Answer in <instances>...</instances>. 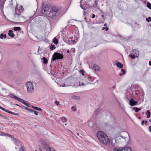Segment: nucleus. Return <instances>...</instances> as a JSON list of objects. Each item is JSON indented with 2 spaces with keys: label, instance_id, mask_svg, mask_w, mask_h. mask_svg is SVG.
Instances as JSON below:
<instances>
[{
  "label": "nucleus",
  "instance_id": "obj_1",
  "mask_svg": "<svg viewBox=\"0 0 151 151\" xmlns=\"http://www.w3.org/2000/svg\"><path fill=\"white\" fill-rule=\"evenodd\" d=\"M42 7L44 11L48 14L49 17L52 18L58 16V7L55 6L52 7L50 4L46 3L43 4Z\"/></svg>",
  "mask_w": 151,
  "mask_h": 151
},
{
  "label": "nucleus",
  "instance_id": "obj_2",
  "mask_svg": "<svg viewBox=\"0 0 151 151\" xmlns=\"http://www.w3.org/2000/svg\"><path fill=\"white\" fill-rule=\"evenodd\" d=\"M98 139L103 144L106 145H109L110 144V140L108 136L102 131H99L97 133Z\"/></svg>",
  "mask_w": 151,
  "mask_h": 151
},
{
  "label": "nucleus",
  "instance_id": "obj_3",
  "mask_svg": "<svg viewBox=\"0 0 151 151\" xmlns=\"http://www.w3.org/2000/svg\"><path fill=\"white\" fill-rule=\"evenodd\" d=\"M63 58V55L62 54L57 52H55L52 55L51 63L53 62L56 60L62 59Z\"/></svg>",
  "mask_w": 151,
  "mask_h": 151
},
{
  "label": "nucleus",
  "instance_id": "obj_4",
  "mask_svg": "<svg viewBox=\"0 0 151 151\" xmlns=\"http://www.w3.org/2000/svg\"><path fill=\"white\" fill-rule=\"evenodd\" d=\"M25 86L27 87V92L31 93L34 91L33 84L31 82L29 81L27 82Z\"/></svg>",
  "mask_w": 151,
  "mask_h": 151
},
{
  "label": "nucleus",
  "instance_id": "obj_5",
  "mask_svg": "<svg viewBox=\"0 0 151 151\" xmlns=\"http://www.w3.org/2000/svg\"><path fill=\"white\" fill-rule=\"evenodd\" d=\"M12 140L14 141V143L17 146H19L20 145H22L21 142L18 139L13 138V139H12Z\"/></svg>",
  "mask_w": 151,
  "mask_h": 151
},
{
  "label": "nucleus",
  "instance_id": "obj_6",
  "mask_svg": "<svg viewBox=\"0 0 151 151\" xmlns=\"http://www.w3.org/2000/svg\"><path fill=\"white\" fill-rule=\"evenodd\" d=\"M137 101L134 100L133 99H131L129 101V104L131 106H134L137 104Z\"/></svg>",
  "mask_w": 151,
  "mask_h": 151
},
{
  "label": "nucleus",
  "instance_id": "obj_7",
  "mask_svg": "<svg viewBox=\"0 0 151 151\" xmlns=\"http://www.w3.org/2000/svg\"><path fill=\"white\" fill-rule=\"evenodd\" d=\"M42 147L44 149L47 151H50L51 150V148L49 147V145L47 144H45L43 145Z\"/></svg>",
  "mask_w": 151,
  "mask_h": 151
},
{
  "label": "nucleus",
  "instance_id": "obj_8",
  "mask_svg": "<svg viewBox=\"0 0 151 151\" xmlns=\"http://www.w3.org/2000/svg\"><path fill=\"white\" fill-rule=\"evenodd\" d=\"M116 65L120 68H122L123 67V65L122 63L119 62L117 60L115 61Z\"/></svg>",
  "mask_w": 151,
  "mask_h": 151
},
{
  "label": "nucleus",
  "instance_id": "obj_9",
  "mask_svg": "<svg viewBox=\"0 0 151 151\" xmlns=\"http://www.w3.org/2000/svg\"><path fill=\"white\" fill-rule=\"evenodd\" d=\"M6 0H0V9H2L4 8V6Z\"/></svg>",
  "mask_w": 151,
  "mask_h": 151
},
{
  "label": "nucleus",
  "instance_id": "obj_10",
  "mask_svg": "<svg viewBox=\"0 0 151 151\" xmlns=\"http://www.w3.org/2000/svg\"><path fill=\"white\" fill-rule=\"evenodd\" d=\"M18 101H19V102L22 103L23 104L27 106L28 107H29V104H27V102L25 101L24 100L20 98V99Z\"/></svg>",
  "mask_w": 151,
  "mask_h": 151
},
{
  "label": "nucleus",
  "instance_id": "obj_11",
  "mask_svg": "<svg viewBox=\"0 0 151 151\" xmlns=\"http://www.w3.org/2000/svg\"><path fill=\"white\" fill-rule=\"evenodd\" d=\"M131 52L133 54L134 53L136 55V56L139 57V51L137 50H132Z\"/></svg>",
  "mask_w": 151,
  "mask_h": 151
},
{
  "label": "nucleus",
  "instance_id": "obj_12",
  "mask_svg": "<svg viewBox=\"0 0 151 151\" xmlns=\"http://www.w3.org/2000/svg\"><path fill=\"white\" fill-rule=\"evenodd\" d=\"M123 151H132L131 148L129 147H125L123 148Z\"/></svg>",
  "mask_w": 151,
  "mask_h": 151
},
{
  "label": "nucleus",
  "instance_id": "obj_13",
  "mask_svg": "<svg viewBox=\"0 0 151 151\" xmlns=\"http://www.w3.org/2000/svg\"><path fill=\"white\" fill-rule=\"evenodd\" d=\"M8 35L11 37H14V34L13 33V31L12 30H10L9 31Z\"/></svg>",
  "mask_w": 151,
  "mask_h": 151
},
{
  "label": "nucleus",
  "instance_id": "obj_14",
  "mask_svg": "<svg viewBox=\"0 0 151 151\" xmlns=\"http://www.w3.org/2000/svg\"><path fill=\"white\" fill-rule=\"evenodd\" d=\"M10 96L11 98L15 99H16L18 101L20 99L19 98L15 95H14V94H10Z\"/></svg>",
  "mask_w": 151,
  "mask_h": 151
},
{
  "label": "nucleus",
  "instance_id": "obj_15",
  "mask_svg": "<svg viewBox=\"0 0 151 151\" xmlns=\"http://www.w3.org/2000/svg\"><path fill=\"white\" fill-rule=\"evenodd\" d=\"M4 111L6 112H8L9 113L11 114H13L14 115H18L19 114H18V113H14L10 111H9L8 110H6L5 109V110Z\"/></svg>",
  "mask_w": 151,
  "mask_h": 151
},
{
  "label": "nucleus",
  "instance_id": "obj_16",
  "mask_svg": "<svg viewBox=\"0 0 151 151\" xmlns=\"http://www.w3.org/2000/svg\"><path fill=\"white\" fill-rule=\"evenodd\" d=\"M53 43L55 45H57L58 43V40L56 37H55L52 40Z\"/></svg>",
  "mask_w": 151,
  "mask_h": 151
},
{
  "label": "nucleus",
  "instance_id": "obj_17",
  "mask_svg": "<svg viewBox=\"0 0 151 151\" xmlns=\"http://www.w3.org/2000/svg\"><path fill=\"white\" fill-rule=\"evenodd\" d=\"M145 114L146 115H147V118H149L150 117L151 113L150 112L149 110H147L146 111V112L145 113Z\"/></svg>",
  "mask_w": 151,
  "mask_h": 151
},
{
  "label": "nucleus",
  "instance_id": "obj_18",
  "mask_svg": "<svg viewBox=\"0 0 151 151\" xmlns=\"http://www.w3.org/2000/svg\"><path fill=\"white\" fill-rule=\"evenodd\" d=\"M132 54L133 53H132V54L129 55L132 59H134L135 58H137L138 57L137 56H136V55Z\"/></svg>",
  "mask_w": 151,
  "mask_h": 151
},
{
  "label": "nucleus",
  "instance_id": "obj_19",
  "mask_svg": "<svg viewBox=\"0 0 151 151\" xmlns=\"http://www.w3.org/2000/svg\"><path fill=\"white\" fill-rule=\"evenodd\" d=\"M93 68H95V71H99V67L96 64H94L93 65Z\"/></svg>",
  "mask_w": 151,
  "mask_h": 151
},
{
  "label": "nucleus",
  "instance_id": "obj_20",
  "mask_svg": "<svg viewBox=\"0 0 151 151\" xmlns=\"http://www.w3.org/2000/svg\"><path fill=\"white\" fill-rule=\"evenodd\" d=\"M71 98L73 99L78 100L80 99L81 97L80 96H76L75 95H73L71 97Z\"/></svg>",
  "mask_w": 151,
  "mask_h": 151
},
{
  "label": "nucleus",
  "instance_id": "obj_21",
  "mask_svg": "<svg viewBox=\"0 0 151 151\" xmlns=\"http://www.w3.org/2000/svg\"><path fill=\"white\" fill-rule=\"evenodd\" d=\"M81 1L82 0H81V1L80 2L81 4L80 5V6L84 10H85L86 9V6H84L85 5V4H83V5L81 4Z\"/></svg>",
  "mask_w": 151,
  "mask_h": 151
},
{
  "label": "nucleus",
  "instance_id": "obj_22",
  "mask_svg": "<svg viewBox=\"0 0 151 151\" xmlns=\"http://www.w3.org/2000/svg\"><path fill=\"white\" fill-rule=\"evenodd\" d=\"M123 148L121 149L120 148L115 147L113 149L114 151H123Z\"/></svg>",
  "mask_w": 151,
  "mask_h": 151
},
{
  "label": "nucleus",
  "instance_id": "obj_23",
  "mask_svg": "<svg viewBox=\"0 0 151 151\" xmlns=\"http://www.w3.org/2000/svg\"><path fill=\"white\" fill-rule=\"evenodd\" d=\"M133 110H135V112H138L139 111L141 110V109L139 108H137L136 107H134L133 108Z\"/></svg>",
  "mask_w": 151,
  "mask_h": 151
},
{
  "label": "nucleus",
  "instance_id": "obj_24",
  "mask_svg": "<svg viewBox=\"0 0 151 151\" xmlns=\"http://www.w3.org/2000/svg\"><path fill=\"white\" fill-rule=\"evenodd\" d=\"M22 108L24 109H26L28 110V111L29 112H31L32 111L31 110H32V109H29L27 107H25V106L23 105H22Z\"/></svg>",
  "mask_w": 151,
  "mask_h": 151
},
{
  "label": "nucleus",
  "instance_id": "obj_25",
  "mask_svg": "<svg viewBox=\"0 0 151 151\" xmlns=\"http://www.w3.org/2000/svg\"><path fill=\"white\" fill-rule=\"evenodd\" d=\"M43 60V63H44V64H46L48 62V60L45 57H44L43 58H42Z\"/></svg>",
  "mask_w": 151,
  "mask_h": 151
},
{
  "label": "nucleus",
  "instance_id": "obj_26",
  "mask_svg": "<svg viewBox=\"0 0 151 151\" xmlns=\"http://www.w3.org/2000/svg\"><path fill=\"white\" fill-rule=\"evenodd\" d=\"M14 29L15 31H20L21 29V28L19 27H14Z\"/></svg>",
  "mask_w": 151,
  "mask_h": 151
},
{
  "label": "nucleus",
  "instance_id": "obj_27",
  "mask_svg": "<svg viewBox=\"0 0 151 151\" xmlns=\"http://www.w3.org/2000/svg\"><path fill=\"white\" fill-rule=\"evenodd\" d=\"M32 107L34 109H35V110H39V111H41L42 110V109L41 108H38L37 107L34 106H32Z\"/></svg>",
  "mask_w": 151,
  "mask_h": 151
},
{
  "label": "nucleus",
  "instance_id": "obj_28",
  "mask_svg": "<svg viewBox=\"0 0 151 151\" xmlns=\"http://www.w3.org/2000/svg\"><path fill=\"white\" fill-rule=\"evenodd\" d=\"M56 48V47L54 45H51L50 47V49L51 50H54Z\"/></svg>",
  "mask_w": 151,
  "mask_h": 151
},
{
  "label": "nucleus",
  "instance_id": "obj_29",
  "mask_svg": "<svg viewBox=\"0 0 151 151\" xmlns=\"http://www.w3.org/2000/svg\"><path fill=\"white\" fill-rule=\"evenodd\" d=\"M61 120L63 122H65L66 121V118L65 117H63L60 118Z\"/></svg>",
  "mask_w": 151,
  "mask_h": 151
},
{
  "label": "nucleus",
  "instance_id": "obj_30",
  "mask_svg": "<svg viewBox=\"0 0 151 151\" xmlns=\"http://www.w3.org/2000/svg\"><path fill=\"white\" fill-rule=\"evenodd\" d=\"M19 151H25V149L24 147L22 146L19 148Z\"/></svg>",
  "mask_w": 151,
  "mask_h": 151
},
{
  "label": "nucleus",
  "instance_id": "obj_31",
  "mask_svg": "<svg viewBox=\"0 0 151 151\" xmlns=\"http://www.w3.org/2000/svg\"><path fill=\"white\" fill-rule=\"evenodd\" d=\"M147 6L150 9H151V4L150 2H147Z\"/></svg>",
  "mask_w": 151,
  "mask_h": 151
},
{
  "label": "nucleus",
  "instance_id": "obj_32",
  "mask_svg": "<svg viewBox=\"0 0 151 151\" xmlns=\"http://www.w3.org/2000/svg\"><path fill=\"white\" fill-rule=\"evenodd\" d=\"M31 112H32V113H34V114L36 115H38V112L36 111H35L34 110H31Z\"/></svg>",
  "mask_w": 151,
  "mask_h": 151
},
{
  "label": "nucleus",
  "instance_id": "obj_33",
  "mask_svg": "<svg viewBox=\"0 0 151 151\" xmlns=\"http://www.w3.org/2000/svg\"><path fill=\"white\" fill-rule=\"evenodd\" d=\"M146 20L148 22L151 21V17H149L148 18H146Z\"/></svg>",
  "mask_w": 151,
  "mask_h": 151
},
{
  "label": "nucleus",
  "instance_id": "obj_34",
  "mask_svg": "<svg viewBox=\"0 0 151 151\" xmlns=\"http://www.w3.org/2000/svg\"><path fill=\"white\" fill-rule=\"evenodd\" d=\"M80 73L82 74L83 76H84V73H85V71L84 70H80Z\"/></svg>",
  "mask_w": 151,
  "mask_h": 151
},
{
  "label": "nucleus",
  "instance_id": "obj_35",
  "mask_svg": "<svg viewBox=\"0 0 151 151\" xmlns=\"http://www.w3.org/2000/svg\"><path fill=\"white\" fill-rule=\"evenodd\" d=\"M72 41H73L72 40H68L67 41V42L68 44L70 45L71 44Z\"/></svg>",
  "mask_w": 151,
  "mask_h": 151
},
{
  "label": "nucleus",
  "instance_id": "obj_36",
  "mask_svg": "<svg viewBox=\"0 0 151 151\" xmlns=\"http://www.w3.org/2000/svg\"><path fill=\"white\" fill-rule=\"evenodd\" d=\"M4 37V34L3 33H1L0 35V38L3 39Z\"/></svg>",
  "mask_w": 151,
  "mask_h": 151
},
{
  "label": "nucleus",
  "instance_id": "obj_37",
  "mask_svg": "<svg viewBox=\"0 0 151 151\" xmlns=\"http://www.w3.org/2000/svg\"><path fill=\"white\" fill-rule=\"evenodd\" d=\"M121 71L122 72V73L123 74H125L126 73V71L124 69H122Z\"/></svg>",
  "mask_w": 151,
  "mask_h": 151
},
{
  "label": "nucleus",
  "instance_id": "obj_38",
  "mask_svg": "<svg viewBox=\"0 0 151 151\" xmlns=\"http://www.w3.org/2000/svg\"><path fill=\"white\" fill-rule=\"evenodd\" d=\"M6 135H7L8 137H11L12 139H13V138H14L12 137V135L9 134H6Z\"/></svg>",
  "mask_w": 151,
  "mask_h": 151
},
{
  "label": "nucleus",
  "instance_id": "obj_39",
  "mask_svg": "<svg viewBox=\"0 0 151 151\" xmlns=\"http://www.w3.org/2000/svg\"><path fill=\"white\" fill-rule=\"evenodd\" d=\"M71 108H72V109L74 111H75L76 110V109L75 107H74V106L72 107Z\"/></svg>",
  "mask_w": 151,
  "mask_h": 151
},
{
  "label": "nucleus",
  "instance_id": "obj_40",
  "mask_svg": "<svg viewBox=\"0 0 151 151\" xmlns=\"http://www.w3.org/2000/svg\"><path fill=\"white\" fill-rule=\"evenodd\" d=\"M0 135L1 136H5L6 135V134L3 133H1L0 134Z\"/></svg>",
  "mask_w": 151,
  "mask_h": 151
},
{
  "label": "nucleus",
  "instance_id": "obj_41",
  "mask_svg": "<svg viewBox=\"0 0 151 151\" xmlns=\"http://www.w3.org/2000/svg\"><path fill=\"white\" fill-rule=\"evenodd\" d=\"M0 109L4 111L5 110V109L0 106Z\"/></svg>",
  "mask_w": 151,
  "mask_h": 151
},
{
  "label": "nucleus",
  "instance_id": "obj_42",
  "mask_svg": "<svg viewBox=\"0 0 151 151\" xmlns=\"http://www.w3.org/2000/svg\"><path fill=\"white\" fill-rule=\"evenodd\" d=\"M20 7L21 10H24V8H23V6H21Z\"/></svg>",
  "mask_w": 151,
  "mask_h": 151
},
{
  "label": "nucleus",
  "instance_id": "obj_43",
  "mask_svg": "<svg viewBox=\"0 0 151 151\" xmlns=\"http://www.w3.org/2000/svg\"><path fill=\"white\" fill-rule=\"evenodd\" d=\"M144 123H145V121L143 120L141 122V125H143L144 124Z\"/></svg>",
  "mask_w": 151,
  "mask_h": 151
},
{
  "label": "nucleus",
  "instance_id": "obj_44",
  "mask_svg": "<svg viewBox=\"0 0 151 151\" xmlns=\"http://www.w3.org/2000/svg\"><path fill=\"white\" fill-rule=\"evenodd\" d=\"M95 15L94 14H93L92 16V18H94L95 17Z\"/></svg>",
  "mask_w": 151,
  "mask_h": 151
},
{
  "label": "nucleus",
  "instance_id": "obj_45",
  "mask_svg": "<svg viewBox=\"0 0 151 151\" xmlns=\"http://www.w3.org/2000/svg\"><path fill=\"white\" fill-rule=\"evenodd\" d=\"M81 85H83V86H84V85H85L84 84V83L83 82V83H81V84H80V83H79V86H81Z\"/></svg>",
  "mask_w": 151,
  "mask_h": 151
},
{
  "label": "nucleus",
  "instance_id": "obj_46",
  "mask_svg": "<svg viewBox=\"0 0 151 151\" xmlns=\"http://www.w3.org/2000/svg\"><path fill=\"white\" fill-rule=\"evenodd\" d=\"M105 29L106 31H107L108 30L109 28L107 27H105Z\"/></svg>",
  "mask_w": 151,
  "mask_h": 151
},
{
  "label": "nucleus",
  "instance_id": "obj_47",
  "mask_svg": "<svg viewBox=\"0 0 151 151\" xmlns=\"http://www.w3.org/2000/svg\"><path fill=\"white\" fill-rule=\"evenodd\" d=\"M150 128L151 129V126H150L149 127V131L150 132H151V130L150 131Z\"/></svg>",
  "mask_w": 151,
  "mask_h": 151
},
{
  "label": "nucleus",
  "instance_id": "obj_48",
  "mask_svg": "<svg viewBox=\"0 0 151 151\" xmlns=\"http://www.w3.org/2000/svg\"><path fill=\"white\" fill-rule=\"evenodd\" d=\"M16 105H17V106H19V107H21V108H22V106H20V105H18V104H16Z\"/></svg>",
  "mask_w": 151,
  "mask_h": 151
},
{
  "label": "nucleus",
  "instance_id": "obj_49",
  "mask_svg": "<svg viewBox=\"0 0 151 151\" xmlns=\"http://www.w3.org/2000/svg\"><path fill=\"white\" fill-rule=\"evenodd\" d=\"M127 99L128 100H129L130 99V97L128 95H127Z\"/></svg>",
  "mask_w": 151,
  "mask_h": 151
},
{
  "label": "nucleus",
  "instance_id": "obj_50",
  "mask_svg": "<svg viewBox=\"0 0 151 151\" xmlns=\"http://www.w3.org/2000/svg\"><path fill=\"white\" fill-rule=\"evenodd\" d=\"M6 34L4 35V39L6 38Z\"/></svg>",
  "mask_w": 151,
  "mask_h": 151
},
{
  "label": "nucleus",
  "instance_id": "obj_51",
  "mask_svg": "<svg viewBox=\"0 0 151 151\" xmlns=\"http://www.w3.org/2000/svg\"><path fill=\"white\" fill-rule=\"evenodd\" d=\"M149 65H150L151 66V61H149Z\"/></svg>",
  "mask_w": 151,
  "mask_h": 151
},
{
  "label": "nucleus",
  "instance_id": "obj_52",
  "mask_svg": "<svg viewBox=\"0 0 151 151\" xmlns=\"http://www.w3.org/2000/svg\"><path fill=\"white\" fill-rule=\"evenodd\" d=\"M56 103L57 105H58V104L59 103V102H58L57 101H56Z\"/></svg>",
  "mask_w": 151,
  "mask_h": 151
},
{
  "label": "nucleus",
  "instance_id": "obj_53",
  "mask_svg": "<svg viewBox=\"0 0 151 151\" xmlns=\"http://www.w3.org/2000/svg\"><path fill=\"white\" fill-rule=\"evenodd\" d=\"M147 121H145V124H146L147 123Z\"/></svg>",
  "mask_w": 151,
  "mask_h": 151
},
{
  "label": "nucleus",
  "instance_id": "obj_54",
  "mask_svg": "<svg viewBox=\"0 0 151 151\" xmlns=\"http://www.w3.org/2000/svg\"><path fill=\"white\" fill-rule=\"evenodd\" d=\"M69 52H70V51H69V50H67V53H69Z\"/></svg>",
  "mask_w": 151,
  "mask_h": 151
},
{
  "label": "nucleus",
  "instance_id": "obj_55",
  "mask_svg": "<svg viewBox=\"0 0 151 151\" xmlns=\"http://www.w3.org/2000/svg\"><path fill=\"white\" fill-rule=\"evenodd\" d=\"M123 73H119V75L120 76H122V75H123Z\"/></svg>",
  "mask_w": 151,
  "mask_h": 151
},
{
  "label": "nucleus",
  "instance_id": "obj_56",
  "mask_svg": "<svg viewBox=\"0 0 151 151\" xmlns=\"http://www.w3.org/2000/svg\"><path fill=\"white\" fill-rule=\"evenodd\" d=\"M88 78L89 79H91V77L89 75H88Z\"/></svg>",
  "mask_w": 151,
  "mask_h": 151
},
{
  "label": "nucleus",
  "instance_id": "obj_57",
  "mask_svg": "<svg viewBox=\"0 0 151 151\" xmlns=\"http://www.w3.org/2000/svg\"><path fill=\"white\" fill-rule=\"evenodd\" d=\"M104 26L105 27V26H107V24H106V23H105V24H104Z\"/></svg>",
  "mask_w": 151,
  "mask_h": 151
},
{
  "label": "nucleus",
  "instance_id": "obj_58",
  "mask_svg": "<svg viewBox=\"0 0 151 151\" xmlns=\"http://www.w3.org/2000/svg\"><path fill=\"white\" fill-rule=\"evenodd\" d=\"M71 20H70L68 22V23H70V22L71 21Z\"/></svg>",
  "mask_w": 151,
  "mask_h": 151
},
{
  "label": "nucleus",
  "instance_id": "obj_59",
  "mask_svg": "<svg viewBox=\"0 0 151 151\" xmlns=\"http://www.w3.org/2000/svg\"><path fill=\"white\" fill-rule=\"evenodd\" d=\"M4 117V118H5L6 119H7V118H6V116H4V115H3V117Z\"/></svg>",
  "mask_w": 151,
  "mask_h": 151
},
{
  "label": "nucleus",
  "instance_id": "obj_60",
  "mask_svg": "<svg viewBox=\"0 0 151 151\" xmlns=\"http://www.w3.org/2000/svg\"><path fill=\"white\" fill-rule=\"evenodd\" d=\"M40 48V46H39V47L38 48V51H39V49Z\"/></svg>",
  "mask_w": 151,
  "mask_h": 151
},
{
  "label": "nucleus",
  "instance_id": "obj_61",
  "mask_svg": "<svg viewBox=\"0 0 151 151\" xmlns=\"http://www.w3.org/2000/svg\"><path fill=\"white\" fill-rule=\"evenodd\" d=\"M112 88H113V89H115V86H113Z\"/></svg>",
  "mask_w": 151,
  "mask_h": 151
},
{
  "label": "nucleus",
  "instance_id": "obj_62",
  "mask_svg": "<svg viewBox=\"0 0 151 151\" xmlns=\"http://www.w3.org/2000/svg\"><path fill=\"white\" fill-rule=\"evenodd\" d=\"M89 83H89V82H87V83L86 84V85H87V84H89Z\"/></svg>",
  "mask_w": 151,
  "mask_h": 151
},
{
  "label": "nucleus",
  "instance_id": "obj_63",
  "mask_svg": "<svg viewBox=\"0 0 151 151\" xmlns=\"http://www.w3.org/2000/svg\"><path fill=\"white\" fill-rule=\"evenodd\" d=\"M105 29V27H103L102 28V29H103V30H104V29Z\"/></svg>",
  "mask_w": 151,
  "mask_h": 151
},
{
  "label": "nucleus",
  "instance_id": "obj_64",
  "mask_svg": "<svg viewBox=\"0 0 151 151\" xmlns=\"http://www.w3.org/2000/svg\"><path fill=\"white\" fill-rule=\"evenodd\" d=\"M65 84H64L62 86V87H64V86H65Z\"/></svg>",
  "mask_w": 151,
  "mask_h": 151
}]
</instances>
